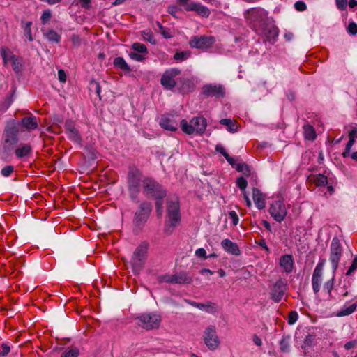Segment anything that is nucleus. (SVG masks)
<instances>
[{
    "instance_id": "obj_1",
    "label": "nucleus",
    "mask_w": 357,
    "mask_h": 357,
    "mask_svg": "<svg viewBox=\"0 0 357 357\" xmlns=\"http://www.w3.org/2000/svg\"><path fill=\"white\" fill-rule=\"evenodd\" d=\"M19 123L15 120H10L6 123L4 128V144L3 152L6 156L13 153L14 148L17 144L20 137Z\"/></svg>"
},
{
    "instance_id": "obj_54",
    "label": "nucleus",
    "mask_w": 357,
    "mask_h": 357,
    "mask_svg": "<svg viewBox=\"0 0 357 357\" xmlns=\"http://www.w3.org/2000/svg\"><path fill=\"white\" fill-rule=\"evenodd\" d=\"M129 56L132 60H135V61H142L145 58L144 56L142 55V54L138 53V52H131L129 54Z\"/></svg>"
},
{
    "instance_id": "obj_30",
    "label": "nucleus",
    "mask_w": 357,
    "mask_h": 357,
    "mask_svg": "<svg viewBox=\"0 0 357 357\" xmlns=\"http://www.w3.org/2000/svg\"><path fill=\"white\" fill-rule=\"evenodd\" d=\"M220 123L225 126L227 130L230 132H235L238 130V126L236 121L230 119H222L220 121Z\"/></svg>"
},
{
    "instance_id": "obj_33",
    "label": "nucleus",
    "mask_w": 357,
    "mask_h": 357,
    "mask_svg": "<svg viewBox=\"0 0 357 357\" xmlns=\"http://www.w3.org/2000/svg\"><path fill=\"white\" fill-rule=\"evenodd\" d=\"M303 134L305 139L308 140H314L317 135L315 130L312 126L310 124H305L303 127Z\"/></svg>"
},
{
    "instance_id": "obj_27",
    "label": "nucleus",
    "mask_w": 357,
    "mask_h": 357,
    "mask_svg": "<svg viewBox=\"0 0 357 357\" xmlns=\"http://www.w3.org/2000/svg\"><path fill=\"white\" fill-rule=\"evenodd\" d=\"M160 126L169 131H176L178 128L177 123L168 116H162L159 122Z\"/></svg>"
},
{
    "instance_id": "obj_5",
    "label": "nucleus",
    "mask_w": 357,
    "mask_h": 357,
    "mask_svg": "<svg viewBox=\"0 0 357 357\" xmlns=\"http://www.w3.org/2000/svg\"><path fill=\"white\" fill-rule=\"evenodd\" d=\"M183 132L188 135H202L207 127L206 119L204 116H194L190 121L182 119L180 123Z\"/></svg>"
},
{
    "instance_id": "obj_28",
    "label": "nucleus",
    "mask_w": 357,
    "mask_h": 357,
    "mask_svg": "<svg viewBox=\"0 0 357 357\" xmlns=\"http://www.w3.org/2000/svg\"><path fill=\"white\" fill-rule=\"evenodd\" d=\"M22 126L28 130H34L38 128V122L34 116H26L21 120Z\"/></svg>"
},
{
    "instance_id": "obj_46",
    "label": "nucleus",
    "mask_w": 357,
    "mask_h": 357,
    "mask_svg": "<svg viewBox=\"0 0 357 357\" xmlns=\"http://www.w3.org/2000/svg\"><path fill=\"white\" fill-rule=\"evenodd\" d=\"M52 16V12L50 9L44 10L40 17L42 24H46L50 20Z\"/></svg>"
},
{
    "instance_id": "obj_45",
    "label": "nucleus",
    "mask_w": 357,
    "mask_h": 357,
    "mask_svg": "<svg viewBox=\"0 0 357 357\" xmlns=\"http://www.w3.org/2000/svg\"><path fill=\"white\" fill-rule=\"evenodd\" d=\"M79 349L77 348H73L63 351L61 354V357H77L79 356Z\"/></svg>"
},
{
    "instance_id": "obj_20",
    "label": "nucleus",
    "mask_w": 357,
    "mask_h": 357,
    "mask_svg": "<svg viewBox=\"0 0 357 357\" xmlns=\"http://www.w3.org/2000/svg\"><path fill=\"white\" fill-rule=\"evenodd\" d=\"M204 342L210 350L216 349L220 344L214 326L208 327L204 332Z\"/></svg>"
},
{
    "instance_id": "obj_49",
    "label": "nucleus",
    "mask_w": 357,
    "mask_h": 357,
    "mask_svg": "<svg viewBox=\"0 0 357 357\" xmlns=\"http://www.w3.org/2000/svg\"><path fill=\"white\" fill-rule=\"evenodd\" d=\"M236 185L241 190L245 191L248 185V182L244 177L241 176L237 178Z\"/></svg>"
},
{
    "instance_id": "obj_32",
    "label": "nucleus",
    "mask_w": 357,
    "mask_h": 357,
    "mask_svg": "<svg viewBox=\"0 0 357 357\" xmlns=\"http://www.w3.org/2000/svg\"><path fill=\"white\" fill-rule=\"evenodd\" d=\"M334 280H335V275H333L331 279L327 280L323 286V291L326 292L328 294V297L329 299H333L334 297L332 294V290L334 288Z\"/></svg>"
},
{
    "instance_id": "obj_37",
    "label": "nucleus",
    "mask_w": 357,
    "mask_h": 357,
    "mask_svg": "<svg viewBox=\"0 0 357 357\" xmlns=\"http://www.w3.org/2000/svg\"><path fill=\"white\" fill-rule=\"evenodd\" d=\"M349 282H344L342 286H340L335 289L337 294L343 298L347 297L349 294Z\"/></svg>"
},
{
    "instance_id": "obj_51",
    "label": "nucleus",
    "mask_w": 357,
    "mask_h": 357,
    "mask_svg": "<svg viewBox=\"0 0 357 357\" xmlns=\"http://www.w3.org/2000/svg\"><path fill=\"white\" fill-rule=\"evenodd\" d=\"M357 269V256H356L349 266V269L347 270L346 273V275L349 276L351 275L354 271H355Z\"/></svg>"
},
{
    "instance_id": "obj_15",
    "label": "nucleus",
    "mask_w": 357,
    "mask_h": 357,
    "mask_svg": "<svg viewBox=\"0 0 357 357\" xmlns=\"http://www.w3.org/2000/svg\"><path fill=\"white\" fill-rule=\"evenodd\" d=\"M160 281L169 284H190L192 278L187 273L181 272L174 275L165 274L160 277Z\"/></svg>"
},
{
    "instance_id": "obj_23",
    "label": "nucleus",
    "mask_w": 357,
    "mask_h": 357,
    "mask_svg": "<svg viewBox=\"0 0 357 357\" xmlns=\"http://www.w3.org/2000/svg\"><path fill=\"white\" fill-rule=\"evenodd\" d=\"M33 152L32 146L29 143H21L15 146L13 153L18 159L29 157Z\"/></svg>"
},
{
    "instance_id": "obj_47",
    "label": "nucleus",
    "mask_w": 357,
    "mask_h": 357,
    "mask_svg": "<svg viewBox=\"0 0 357 357\" xmlns=\"http://www.w3.org/2000/svg\"><path fill=\"white\" fill-rule=\"evenodd\" d=\"M314 182L318 186H324L327 184L328 179L327 177L324 175L319 174L316 176Z\"/></svg>"
},
{
    "instance_id": "obj_6",
    "label": "nucleus",
    "mask_w": 357,
    "mask_h": 357,
    "mask_svg": "<svg viewBox=\"0 0 357 357\" xmlns=\"http://www.w3.org/2000/svg\"><path fill=\"white\" fill-rule=\"evenodd\" d=\"M149 243L142 242L133 252L131 259V265L135 273L138 274L144 267L146 259Z\"/></svg>"
},
{
    "instance_id": "obj_42",
    "label": "nucleus",
    "mask_w": 357,
    "mask_h": 357,
    "mask_svg": "<svg viewBox=\"0 0 357 357\" xmlns=\"http://www.w3.org/2000/svg\"><path fill=\"white\" fill-rule=\"evenodd\" d=\"M158 31L162 34L165 38H170L172 37V33L169 29L164 27L160 22H157Z\"/></svg>"
},
{
    "instance_id": "obj_53",
    "label": "nucleus",
    "mask_w": 357,
    "mask_h": 357,
    "mask_svg": "<svg viewBox=\"0 0 357 357\" xmlns=\"http://www.w3.org/2000/svg\"><path fill=\"white\" fill-rule=\"evenodd\" d=\"M298 315L296 311H291L288 316V323L289 324H294L298 320Z\"/></svg>"
},
{
    "instance_id": "obj_56",
    "label": "nucleus",
    "mask_w": 357,
    "mask_h": 357,
    "mask_svg": "<svg viewBox=\"0 0 357 357\" xmlns=\"http://www.w3.org/2000/svg\"><path fill=\"white\" fill-rule=\"evenodd\" d=\"M229 218L232 220L233 225H237L239 222V218H238L237 213L234 211H232L229 212Z\"/></svg>"
},
{
    "instance_id": "obj_31",
    "label": "nucleus",
    "mask_w": 357,
    "mask_h": 357,
    "mask_svg": "<svg viewBox=\"0 0 357 357\" xmlns=\"http://www.w3.org/2000/svg\"><path fill=\"white\" fill-rule=\"evenodd\" d=\"M197 308L211 314H213L217 311L216 305L211 301H207L205 303H199Z\"/></svg>"
},
{
    "instance_id": "obj_52",
    "label": "nucleus",
    "mask_w": 357,
    "mask_h": 357,
    "mask_svg": "<svg viewBox=\"0 0 357 357\" xmlns=\"http://www.w3.org/2000/svg\"><path fill=\"white\" fill-rule=\"evenodd\" d=\"M14 171V167L12 165H7L1 169V175L3 176H9Z\"/></svg>"
},
{
    "instance_id": "obj_55",
    "label": "nucleus",
    "mask_w": 357,
    "mask_h": 357,
    "mask_svg": "<svg viewBox=\"0 0 357 357\" xmlns=\"http://www.w3.org/2000/svg\"><path fill=\"white\" fill-rule=\"evenodd\" d=\"M347 32L351 35H356L357 33V24L351 22L347 26Z\"/></svg>"
},
{
    "instance_id": "obj_10",
    "label": "nucleus",
    "mask_w": 357,
    "mask_h": 357,
    "mask_svg": "<svg viewBox=\"0 0 357 357\" xmlns=\"http://www.w3.org/2000/svg\"><path fill=\"white\" fill-rule=\"evenodd\" d=\"M137 324L146 330L157 328L160 324V317L155 313H144L136 319Z\"/></svg>"
},
{
    "instance_id": "obj_35",
    "label": "nucleus",
    "mask_w": 357,
    "mask_h": 357,
    "mask_svg": "<svg viewBox=\"0 0 357 357\" xmlns=\"http://www.w3.org/2000/svg\"><path fill=\"white\" fill-rule=\"evenodd\" d=\"M43 34L50 42L58 43L61 41V36L52 29L46 31Z\"/></svg>"
},
{
    "instance_id": "obj_12",
    "label": "nucleus",
    "mask_w": 357,
    "mask_h": 357,
    "mask_svg": "<svg viewBox=\"0 0 357 357\" xmlns=\"http://www.w3.org/2000/svg\"><path fill=\"white\" fill-rule=\"evenodd\" d=\"M269 213L275 221L278 222L283 221L287 214L284 202L281 199L273 201L270 206Z\"/></svg>"
},
{
    "instance_id": "obj_29",
    "label": "nucleus",
    "mask_w": 357,
    "mask_h": 357,
    "mask_svg": "<svg viewBox=\"0 0 357 357\" xmlns=\"http://www.w3.org/2000/svg\"><path fill=\"white\" fill-rule=\"evenodd\" d=\"M357 308V301L348 305L346 303L337 312V317H346L354 313Z\"/></svg>"
},
{
    "instance_id": "obj_25",
    "label": "nucleus",
    "mask_w": 357,
    "mask_h": 357,
    "mask_svg": "<svg viewBox=\"0 0 357 357\" xmlns=\"http://www.w3.org/2000/svg\"><path fill=\"white\" fill-rule=\"evenodd\" d=\"M221 246L223 250L229 254L236 256L241 255V251L237 243L228 238L223 239L221 241Z\"/></svg>"
},
{
    "instance_id": "obj_24",
    "label": "nucleus",
    "mask_w": 357,
    "mask_h": 357,
    "mask_svg": "<svg viewBox=\"0 0 357 357\" xmlns=\"http://www.w3.org/2000/svg\"><path fill=\"white\" fill-rule=\"evenodd\" d=\"M280 266L283 271L287 273H291L294 268V261L291 255H282L279 261Z\"/></svg>"
},
{
    "instance_id": "obj_4",
    "label": "nucleus",
    "mask_w": 357,
    "mask_h": 357,
    "mask_svg": "<svg viewBox=\"0 0 357 357\" xmlns=\"http://www.w3.org/2000/svg\"><path fill=\"white\" fill-rule=\"evenodd\" d=\"M245 17L256 31L261 29L270 21L267 12L261 8H253L247 10Z\"/></svg>"
},
{
    "instance_id": "obj_9",
    "label": "nucleus",
    "mask_w": 357,
    "mask_h": 357,
    "mask_svg": "<svg viewBox=\"0 0 357 357\" xmlns=\"http://www.w3.org/2000/svg\"><path fill=\"white\" fill-rule=\"evenodd\" d=\"M1 57L4 65L10 66L16 73L21 72L24 68V61L22 57L17 56L8 48L1 47Z\"/></svg>"
},
{
    "instance_id": "obj_36",
    "label": "nucleus",
    "mask_w": 357,
    "mask_h": 357,
    "mask_svg": "<svg viewBox=\"0 0 357 357\" xmlns=\"http://www.w3.org/2000/svg\"><path fill=\"white\" fill-rule=\"evenodd\" d=\"M236 171L242 172L245 176L251 174L250 167L245 162L236 163L234 167Z\"/></svg>"
},
{
    "instance_id": "obj_58",
    "label": "nucleus",
    "mask_w": 357,
    "mask_h": 357,
    "mask_svg": "<svg viewBox=\"0 0 357 357\" xmlns=\"http://www.w3.org/2000/svg\"><path fill=\"white\" fill-rule=\"evenodd\" d=\"M160 200L161 199H157L155 203L156 212L159 217H161L162 214V203Z\"/></svg>"
},
{
    "instance_id": "obj_40",
    "label": "nucleus",
    "mask_w": 357,
    "mask_h": 357,
    "mask_svg": "<svg viewBox=\"0 0 357 357\" xmlns=\"http://www.w3.org/2000/svg\"><path fill=\"white\" fill-rule=\"evenodd\" d=\"M290 336H283L280 342V349L283 352H289L290 350Z\"/></svg>"
},
{
    "instance_id": "obj_14",
    "label": "nucleus",
    "mask_w": 357,
    "mask_h": 357,
    "mask_svg": "<svg viewBox=\"0 0 357 357\" xmlns=\"http://www.w3.org/2000/svg\"><path fill=\"white\" fill-rule=\"evenodd\" d=\"M326 259H323L319 260L312 274V287L313 291L315 294H318L321 289V286L323 280V271Z\"/></svg>"
},
{
    "instance_id": "obj_21",
    "label": "nucleus",
    "mask_w": 357,
    "mask_h": 357,
    "mask_svg": "<svg viewBox=\"0 0 357 357\" xmlns=\"http://www.w3.org/2000/svg\"><path fill=\"white\" fill-rule=\"evenodd\" d=\"M287 289V286L284 280H277L271 291V299L275 303L280 302L284 295Z\"/></svg>"
},
{
    "instance_id": "obj_39",
    "label": "nucleus",
    "mask_w": 357,
    "mask_h": 357,
    "mask_svg": "<svg viewBox=\"0 0 357 357\" xmlns=\"http://www.w3.org/2000/svg\"><path fill=\"white\" fill-rule=\"evenodd\" d=\"M114 65L116 68L123 70H130V67L123 57H116L114 60Z\"/></svg>"
},
{
    "instance_id": "obj_61",
    "label": "nucleus",
    "mask_w": 357,
    "mask_h": 357,
    "mask_svg": "<svg viewBox=\"0 0 357 357\" xmlns=\"http://www.w3.org/2000/svg\"><path fill=\"white\" fill-rule=\"evenodd\" d=\"M58 78L61 82H66V75L63 70H59L58 71Z\"/></svg>"
},
{
    "instance_id": "obj_7",
    "label": "nucleus",
    "mask_w": 357,
    "mask_h": 357,
    "mask_svg": "<svg viewBox=\"0 0 357 357\" xmlns=\"http://www.w3.org/2000/svg\"><path fill=\"white\" fill-rule=\"evenodd\" d=\"M152 210L151 204L147 202L141 203L133 219L134 231L139 232L146 224Z\"/></svg>"
},
{
    "instance_id": "obj_18",
    "label": "nucleus",
    "mask_w": 357,
    "mask_h": 357,
    "mask_svg": "<svg viewBox=\"0 0 357 357\" xmlns=\"http://www.w3.org/2000/svg\"><path fill=\"white\" fill-rule=\"evenodd\" d=\"M257 32L262 35L271 44L275 43L278 36V28L271 22V20Z\"/></svg>"
},
{
    "instance_id": "obj_26",
    "label": "nucleus",
    "mask_w": 357,
    "mask_h": 357,
    "mask_svg": "<svg viewBox=\"0 0 357 357\" xmlns=\"http://www.w3.org/2000/svg\"><path fill=\"white\" fill-rule=\"evenodd\" d=\"M252 199L256 207L261 210L266 207L265 195L258 189H252Z\"/></svg>"
},
{
    "instance_id": "obj_50",
    "label": "nucleus",
    "mask_w": 357,
    "mask_h": 357,
    "mask_svg": "<svg viewBox=\"0 0 357 357\" xmlns=\"http://www.w3.org/2000/svg\"><path fill=\"white\" fill-rule=\"evenodd\" d=\"M189 56H190V54L187 52H178L174 54V59L175 60L183 61V60L188 59L189 57Z\"/></svg>"
},
{
    "instance_id": "obj_11",
    "label": "nucleus",
    "mask_w": 357,
    "mask_h": 357,
    "mask_svg": "<svg viewBox=\"0 0 357 357\" xmlns=\"http://www.w3.org/2000/svg\"><path fill=\"white\" fill-rule=\"evenodd\" d=\"M342 254V248L340 241L337 237H334L331 243L329 256L333 273L337 271Z\"/></svg>"
},
{
    "instance_id": "obj_44",
    "label": "nucleus",
    "mask_w": 357,
    "mask_h": 357,
    "mask_svg": "<svg viewBox=\"0 0 357 357\" xmlns=\"http://www.w3.org/2000/svg\"><path fill=\"white\" fill-rule=\"evenodd\" d=\"M132 49L135 52L140 54L147 53V48L145 45L140 43H135L132 45Z\"/></svg>"
},
{
    "instance_id": "obj_8",
    "label": "nucleus",
    "mask_w": 357,
    "mask_h": 357,
    "mask_svg": "<svg viewBox=\"0 0 357 357\" xmlns=\"http://www.w3.org/2000/svg\"><path fill=\"white\" fill-rule=\"evenodd\" d=\"M144 192L156 199H162L166 196V191L162 185L151 177H144L143 181Z\"/></svg>"
},
{
    "instance_id": "obj_22",
    "label": "nucleus",
    "mask_w": 357,
    "mask_h": 357,
    "mask_svg": "<svg viewBox=\"0 0 357 357\" xmlns=\"http://www.w3.org/2000/svg\"><path fill=\"white\" fill-rule=\"evenodd\" d=\"M68 138L72 142L81 144L82 137L79 130L75 127V123L71 120H67L64 125Z\"/></svg>"
},
{
    "instance_id": "obj_60",
    "label": "nucleus",
    "mask_w": 357,
    "mask_h": 357,
    "mask_svg": "<svg viewBox=\"0 0 357 357\" xmlns=\"http://www.w3.org/2000/svg\"><path fill=\"white\" fill-rule=\"evenodd\" d=\"M10 351V346L8 344H1V356H6Z\"/></svg>"
},
{
    "instance_id": "obj_16",
    "label": "nucleus",
    "mask_w": 357,
    "mask_h": 357,
    "mask_svg": "<svg viewBox=\"0 0 357 357\" xmlns=\"http://www.w3.org/2000/svg\"><path fill=\"white\" fill-rule=\"evenodd\" d=\"M181 70L177 68H172L167 70L162 75L160 83L162 86L167 90L173 89L176 82L175 77L180 75Z\"/></svg>"
},
{
    "instance_id": "obj_57",
    "label": "nucleus",
    "mask_w": 357,
    "mask_h": 357,
    "mask_svg": "<svg viewBox=\"0 0 357 357\" xmlns=\"http://www.w3.org/2000/svg\"><path fill=\"white\" fill-rule=\"evenodd\" d=\"M195 255L197 257H201V258H204V259L208 258V257L206 256V250L202 248H198L196 250Z\"/></svg>"
},
{
    "instance_id": "obj_63",
    "label": "nucleus",
    "mask_w": 357,
    "mask_h": 357,
    "mask_svg": "<svg viewBox=\"0 0 357 357\" xmlns=\"http://www.w3.org/2000/svg\"><path fill=\"white\" fill-rule=\"evenodd\" d=\"M336 5L340 9H344L347 6V0H335Z\"/></svg>"
},
{
    "instance_id": "obj_64",
    "label": "nucleus",
    "mask_w": 357,
    "mask_h": 357,
    "mask_svg": "<svg viewBox=\"0 0 357 357\" xmlns=\"http://www.w3.org/2000/svg\"><path fill=\"white\" fill-rule=\"evenodd\" d=\"M349 139H353L354 141H356V139L357 138V128H354L349 131Z\"/></svg>"
},
{
    "instance_id": "obj_59",
    "label": "nucleus",
    "mask_w": 357,
    "mask_h": 357,
    "mask_svg": "<svg viewBox=\"0 0 357 357\" xmlns=\"http://www.w3.org/2000/svg\"><path fill=\"white\" fill-rule=\"evenodd\" d=\"M295 8L298 11H303L306 9V5L303 1H296L294 4Z\"/></svg>"
},
{
    "instance_id": "obj_41",
    "label": "nucleus",
    "mask_w": 357,
    "mask_h": 357,
    "mask_svg": "<svg viewBox=\"0 0 357 357\" xmlns=\"http://www.w3.org/2000/svg\"><path fill=\"white\" fill-rule=\"evenodd\" d=\"M142 36L145 40L149 41L151 44L155 43V39L153 32L150 29H146L142 31Z\"/></svg>"
},
{
    "instance_id": "obj_17",
    "label": "nucleus",
    "mask_w": 357,
    "mask_h": 357,
    "mask_svg": "<svg viewBox=\"0 0 357 357\" xmlns=\"http://www.w3.org/2000/svg\"><path fill=\"white\" fill-rule=\"evenodd\" d=\"M213 36H195L191 38L189 44L192 48L207 50L215 43Z\"/></svg>"
},
{
    "instance_id": "obj_48",
    "label": "nucleus",
    "mask_w": 357,
    "mask_h": 357,
    "mask_svg": "<svg viewBox=\"0 0 357 357\" xmlns=\"http://www.w3.org/2000/svg\"><path fill=\"white\" fill-rule=\"evenodd\" d=\"M315 340V336L312 334H308L304 339L303 347L306 349L307 347H311Z\"/></svg>"
},
{
    "instance_id": "obj_3",
    "label": "nucleus",
    "mask_w": 357,
    "mask_h": 357,
    "mask_svg": "<svg viewBox=\"0 0 357 357\" xmlns=\"http://www.w3.org/2000/svg\"><path fill=\"white\" fill-rule=\"evenodd\" d=\"M144 176L142 172L137 167H132L129 169L128 174V188L129 195L132 200L137 202L138 195L143 187Z\"/></svg>"
},
{
    "instance_id": "obj_62",
    "label": "nucleus",
    "mask_w": 357,
    "mask_h": 357,
    "mask_svg": "<svg viewBox=\"0 0 357 357\" xmlns=\"http://www.w3.org/2000/svg\"><path fill=\"white\" fill-rule=\"evenodd\" d=\"M71 40L74 46H79L81 43V39L78 35H73Z\"/></svg>"
},
{
    "instance_id": "obj_43",
    "label": "nucleus",
    "mask_w": 357,
    "mask_h": 357,
    "mask_svg": "<svg viewBox=\"0 0 357 357\" xmlns=\"http://www.w3.org/2000/svg\"><path fill=\"white\" fill-rule=\"evenodd\" d=\"M15 93V90H13L9 96L6 97L5 102L3 104H1V112L6 110L13 103V96Z\"/></svg>"
},
{
    "instance_id": "obj_34",
    "label": "nucleus",
    "mask_w": 357,
    "mask_h": 357,
    "mask_svg": "<svg viewBox=\"0 0 357 357\" xmlns=\"http://www.w3.org/2000/svg\"><path fill=\"white\" fill-rule=\"evenodd\" d=\"M21 24L25 37L27 38L30 42L33 41V38L31 33L32 22L31 21L24 22L22 20Z\"/></svg>"
},
{
    "instance_id": "obj_13",
    "label": "nucleus",
    "mask_w": 357,
    "mask_h": 357,
    "mask_svg": "<svg viewBox=\"0 0 357 357\" xmlns=\"http://www.w3.org/2000/svg\"><path fill=\"white\" fill-rule=\"evenodd\" d=\"M178 3L182 6L186 11H195L199 15L204 17L209 16L210 10L199 3L190 1V0H177Z\"/></svg>"
},
{
    "instance_id": "obj_2",
    "label": "nucleus",
    "mask_w": 357,
    "mask_h": 357,
    "mask_svg": "<svg viewBox=\"0 0 357 357\" xmlns=\"http://www.w3.org/2000/svg\"><path fill=\"white\" fill-rule=\"evenodd\" d=\"M167 216L165 222V232L172 233L181 220L178 197L176 195L169 196L167 199Z\"/></svg>"
},
{
    "instance_id": "obj_38",
    "label": "nucleus",
    "mask_w": 357,
    "mask_h": 357,
    "mask_svg": "<svg viewBox=\"0 0 357 357\" xmlns=\"http://www.w3.org/2000/svg\"><path fill=\"white\" fill-rule=\"evenodd\" d=\"M215 150L217 152L221 153L232 167H234L235 160L227 153V151L222 145H216Z\"/></svg>"
},
{
    "instance_id": "obj_19",
    "label": "nucleus",
    "mask_w": 357,
    "mask_h": 357,
    "mask_svg": "<svg viewBox=\"0 0 357 357\" xmlns=\"http://www.w3.org/2000/svg\"><path fill=\"white\" fill-rule=\"evenodd\" d=\"M202 94L206 97L222 98L225 96V88L219 84H206L202 88Z\"/></svg>"
}]
</instances>
